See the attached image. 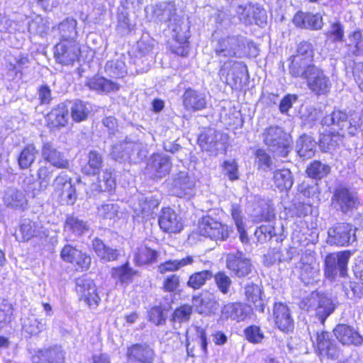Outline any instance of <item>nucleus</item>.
Returning a JSON list of instances; mask_svg holds the SVG:
<instances>
[{"label":"nucleus","mask_w":363,"mask_h":363,"mask_svg":"<svg viewBox=\"0 0 363 363\" xmlns=\"http://www.w3.org/2000/svg\"><path fill=\"white\" fill-rule=\"evenodd\" d=\"M261 138L269 151L279 157H286L290 151L291 136L278 125L264 129Z\"/></svg>","instance_id":"f257e3e1"},{"label":"nucleus","mask_w":363,"mask_h":363,"mask_svg":"<svg viewBox=\"0 0 363 363\" xmlns=\"http://www.w3.org/2000/svg\"><path fill=\"white\" fill-rule=\"evenodd\" d=\"M247 43V38L241 35L227 36L218 40L214 52L220 59L240 57L245 53Z\"/></svg>","instance_id":"f03ea898"},{"label":"nucleus","mask_w":363,"mask_h":363,"mask_svg":"<svg viewBox=\"0 0 363 363\" xmlns=\"http://www.w3.org/2000/svg\"><path fill=\"white\" fill-rule=\"evenodd\" d=\"M354 252L351 250H343L328 254L324 261L325 275L333 281L339 274L344 277L347 273V264Z\"/></svg>","instance_id":"7ed1b4c3"},{"label":"nucleus","mask_w":363,"mask_h":363,"mask_svg":"<svg viewBox=\"0 0 363 363\" xmlns=\"http://www.w3.org/2000/svg\"><path fill=\"white\" fill-rule=\"evenodd\" d=\"M331 203L335 210L347 215L357 208L359 201L356 192L346 186H339L334 190Z\"/></svg>","instance_id":"20e7f679"},{"label":"nucleus","mask_w":363,"mask_h":363,"mask_svg":"<svg viewBox=\"0 0 363 363\" xmlns=\"http://www.w3.org/2000/svg\"><path fill=\"white\" fill-rule=\"evenodd\" d=\"M356 228L347 223H337L328 230L327 243L330 245L347 246L356 241Z\"/></svg>","instance_id":"39448f33"},{"label":"nucleus","mask_w":363,"mask_h":363,"mask_svg":"<svg viewBox=\"0 0 363 363\" xmlns=\"http://www.w3.org/2000/svg\"><path fill=\"white\" fill-rule=\"evenodd\" d=\"M228 137L226 134L213 128L205 129L199 136L198 143L203 150L217 155L225 150Z\"/></svg>","instance_id":"423d86ee"},{"label":"nucleus","mask_w":363,"mask_h":363,"mask_svg":"<svg viewBox=\"0 0 363 363\" xmlns=\"http://www.w3.org/2000/svg\"><path fill=\"white\" fill-rule=\"evenodd\" d=\"M199 234L216 241H225L232 231L230 228L212 217L205 216L199 223Z\"/></svg>","instance_id":"0eeeda50"},{"label":"nucleus","mask_w":363,"mask_h":363,"mask_svg":"<svg viewBox=\"0 0 363 363\" xmlns=\"http://www.w3.org/2000/svg\"><path fill=\"white\" fill-rule=\"evenodd\" d=\"M237 13L240 20L246 25L255 23L263 26L267 23V12L257 4L240 5L238 6Z\"/></svg>","instance_id":"6e6552de"},{"label":"nucleus","mask_w":363,"mask_h":363,"mask_svg":"<svg viewBox=\"0 0 363 363\" xmlns=\"http://www.w3.org/2000/svg\"><path fill=\"white\" fill-rule=\"evenodd\" d=\"M172 192L175 196L182 198L190 196L195 186L194 178L189 177L188 172L179 171L172 176Z\"/></svg>","instance_id":"1a4fd4ad"},{"label":"nucleus","mask_w":363,"mask_h":363,"mask_svg":"<svg viewBox=\"0 0 363 363\" xmlns=\"http://www.w3.org/2000/svg\"><path fill=\"white\" fill-rule=\"evenodd\" d=\"M226 267L235 275L243 277L248 275L252 268L250 260L240 251L230 252L226 256Z\"/></svg>","instance_id":"9d476101"},{"label":"nucleus","mask_w":363,"mask_h":363,"mask_svg":"<svg viewBox=\"0 0 363 363\" xmlns=\"http://www.w3.org/2000/svg\"><path fill=\"white\" fill-rule=\"evenodd\" d=\"M155 353L146 343H135L128 347L126 352L128 361L133 363H153Z\"/></svg>","instance_id":"9b49d317"},{"label":"nucleus","mask_w":363,"mask_h":363,"mask_svg":"<svg viewBox=\"0 0 363 363\" xmlns=\"http://www.w3.org/2000/svg\"><path fill=\"white\" fill-rule=\"evenodd\" d=\"M316 346L320 354L322 356L336 359L340 355L339 347L329 332L322 331L321 333H317Z\"/></svg>","instance_id":"f8f14e48"},{"label":"nucleus","mask_w":363,"mask_h":363,"mask_svg":"<svg viewBox=\"0 0 363 363\" xmlns=\"http://www.w3.org/2000/svg\"><path fill=\"white\" fill-rule=\"evenodd\" d=\"M172 163L169 156L162 154H153L149 159L147 170L154 178L162 179L168 175Z\"/></svg>","instance_id":"ddd939ff"},{"label":"nucleus","mask_w":363,"mask_h":363,"mask_svg":"<svg viewBox=\"0 0 363 363\" xmlns=\"http://www.w3.org/2000/svg\"><path fill=\"white\" fill-rule=\"evenodd\" d=\"M80 54L79 45L76 42H60L55 46L56 60L65 65L73 63Z\"/></svg>","instance_id":"4468645a"},{"label":"nucleus","mask_w":363,"mask_h":363,"mask_svg":"<svg viewBox=\"0 0 363 363\" xmlns=\"http://www.w3.org/2000/svg\"><path fill=\"white\" fill-rule=\"evenodd\" d=\"M41 155L46 162L54 167L64 169L69 167V161L64 153L60 152L52 142H43Z\"/></svg>","instance_id":"2eb2a0df"},{"label":"nucleus","mask_w":363,"mask_h":363,"mask_svg":"<svg viewBox=\"0 0 363 363\" xmlns=\"http://www.w3.org/2000/svg\"><path fill=\"white\" fill-rule=\"evenodd\" d=\"M184 108L188 111H199L207 106L206 96L204 93L191 88L186 89L182 95Z\"/></svg>","instance_id":"dca6fc26"},{"label":"nucleus","mask_w":363,"mask_h":363,"mask_svg":"<svg viewBox=\"0 0 363 363\" xmlns=\"http://www.w3.org/2000/svg\"><path fill=\"white\" fill-rule=\"evenodd\" d=\"M305 80L309 89L317 95L325 94L330 90V79L318 66Z\"/></svg>","instance_id":"f3484780"},{"label":"nucleus","mask_w":363,"mask_h":363,"mask_svg":"<svg viewBox=\"0 0 363 363\" xmlns=\"http://www.w3.org/2000/svg\"><path fill=\"white\" fill-rule=\"evenodd\" d=\"M333 333L342 345L359 346L363 342L362 336L350 325L339 324L333 330Z\"/></svg>","instance_id":"a211bd4d"},{"label":"nucleus","mask_w":363,"mask_h":363,"mask_svg":"<svg viewBox=\"0 0 363 363\" xmlns=\"http://www.w3.org/2000/svg\"><path fill=\"white\" fill-rule=\"evenodd\" d=\"M69 108L66 103H60L54 107L47 115V125L50 128L60 129L67 125Z\"/></svg>","instance_id":"6ab92c4d"},{"label":"nucleus","mask_w":363,"mask_h":363,"mask_svg":"<svg viewBox=\"0 0 363 363\" xmlns=\"http://www.w3.org/2000/svg\"><path fill=\"white\" fill-rule=\"evenodd\" d=\"M294 24L300 28L318 30L323 26L322 16L319 13L299 11L293 18Z\"/></svg>","instance_id":"aec40b11"},{"label":"nucleus","mask_w":363,"mask_h":363,"mask_svg":"<svg viewBox=\"0 0 363 363\" xmlns=\"http://www.w3.org/2000/svg\"><path fill=\"white\" fill-rule=\"evenodd\" d=\"M273 316L277 327L281 331L289 332L294 328V320L288 306L281 303H275Z\"/></svg>","instance_id":"412c9836"},{"label":"nucleus","mask_w":363,"mask_h":363,"mask_svg":"<svg viewBox=\"0 0 363 363\" xmlns=\"http://www.w3.org/2000/svg\"><path fill=\"white\" fill-rule=\"evenodd\" d=\"M159 225L164 232L177 233L182 229L181 223L176 212L171 208H164L159 217Z\"/></svg>","instance_id":"4be33fe9"},{"label":"nucleus","mask_w":363,"mask_h":363,"mask_svg":"<svg viewBox=\"0 0 363 363\" xmlns=\"http://www.w3.org/2000/svg\"><path fill=\"white\" fill-rule=\"evenodd\" d=\"M142 147V143L138 142H123L114 145L110 153L111 157L120 162L131 160L134 150Z\"/></svg>","instance_id":"5701e85b"},{"label":"nucleus","mask_w":363,"mask_h":363,"mask_svg":"<svg viewBox=\"0 0 363 363\" xmlns=\"http://www.w3.org/2000/svg\"><path fill=\"white\" fill-rule=\"evenodd\" d=\"M290 64L289 66V74L294 78H300L306 79L310 74L317 67L312 60H302L297 58L295 60H289Z\"/></svg>","instance_id":"b1692460"},{"label":"nucleus","mask_w":363,"mask_h":363,"mask_svg":"<svg viewBox=\"0 0 363 363\" xmlns=\"http://www.w3.org/2000/svg\"><path fill=\"white\" fill-rule=\"evenodd\" d=\"M321 123L334 130H346L349 133L350 116L345 111L334 110L322 119Z\"/></svg>","instance_id":"393cba45"},{"label":"nucleus","mask_w":363,"mask_h":363,"mask_svg":"<svg viewBox=\"0 0 363 363\" xmlns=\"http://www.w3.org/2000/svg\"><path fill=\"white\" fill-rule=\"evenodd\" d=\"M116 188V179L113 177V172L110 169H105L101 176L99 177L97 182L91 186L89 196L102 191H111ZM89 194V192H87Z\"/></svg>","instance_id":"a878e982"},{"label":"nucleus","mask_w":363,"mask_h":363,"mask_svg":"<svg viewBox=\"0 0 363 363\" xmlns=\"http://www.w3.org/2000/svg\"><path fill=\"white\" fill-rule=\"evenodd\" d=\"M154 16L158 21L168 23L179 21L176 6L172 2H162L155 6Z\"/></svg>","instance_id":"bb28decb"},{"label":"nucleus","mask_w":363,"mask_h":363,"mask_svg":"<svg viewBox=\"0 0 363 363\" xmlns=\"http://www.w3.org/2000/svg\"><path fill=\"white\" fill-rule=\"evenodd\" d=\"M4 205L15 210L23 211L27 205V199L24 193L14 188H9L4 194Z\"/></svg>","instance_id":"cd10ccee"},{"label":"nucleus","mask_w":363,"mask_h":363,"mask_svg":"<svg viewBox=\"0 0 363 363\" xmlns=\"http://www.w3.org/2000/svg\"><path fill=\"white\" fill-rule=\"evenodd\" d=\"M91 246L97 257L105 262L117 260L120 255L117 249L110 247L105 245L104 242L98 238L93 239Z\"/></svg>","instance_id":"c85d7f7f"},{"label":"nucleus","mask_w":363,"mask_h":363,"mask_svg":"<svg viewBox=\"0 0 363 363\" xmlns=\"http://www.w3.org/2000/svg\"><path fill=\"white\" fill-rule=\"evenodd\" d=\"M159 206L157 199L152 196H141L133 206L136 216L143 219H147L152 213V211Z\"/></svg>","instance_id":"c756f323"},{"label":"nucleus","mask_w":363,"mask_h":363,"mask_svg":"<svg viewBox=\"0 0 363 363\" xmlns=\"http://www.w3.org/2000/svg\"><path fill=\"white\" fill-rule=\"evenodd\" d=\"M316 144L311 135L303 134L296 140V151L303 160L310 159L315 155Z\"/></svg>","instance_id":"7c9ffc66"},{"label":"nucleus","mask_w":363,"mask_h":363,"mask_svg":"<svg viewBox=\"0 0 363 363\" xmlns=\"http://www.w3.org/2000/svg\"><path fill=\"white\" fill-rule=\"evenodd\" d=\"M87 159V162L82 166V172L86 175L99 174L104 162L102 155L96 150H91Z\"/></svg>","instance_id":"2f4dec72"},{"label":"nucleus","mask_w":363,"mask_h":363,"mask_svg":"<svg viewBox=\"0 0 363 363\" xmlns=\"http://www.w3.org/2000/svg\"><path fill=\"white\" fill-rule=\"evenodd\" d=\"M220 72L226 73L227 77H231L235 83H237L238 80H241L248 73L245 64L234 60L225 62Z\"/></svg>","instance_id":"473e14b6"},{"label":"nucleus","mask_w":363,"mask_h":363,"mask_svg":"<svg viewBox=\"0 0 363 363\" xmlns=\"http://www.w3.org/2000/svg\"><path fill=\"white\" fill-rule=\"evenodd\" d=\"M312 299L313 302L318 303L315 308L316 313L321 323H324L327 317L334 311L336 305L328 296H312V298H309V301H311Z\"/></svg>","instance_id":"72a5a7b5"},{"label":"nucleus","mask_w":363,"mask_h":363,"mask_svg":"<svg viewBox=\"0 0 363 363\" xmlns=\"http://www.w3.org/2000/svg\"><path fill=\"white\" fill-rule=\"evenodd\" d=\"M85 84L90 89L101 93H109L119 89V85L117 83L99 77L89 79Z\"/></svg>","instance_id":"f704fd0d"},{"label":"nucleus","mask_w":363,"mask_h":363,"mask_svg":"<svg viewBox=\"0 0 363 363\" xmlns=\"http://www.w3.org/2000/svg\"><path fill=\"white\" fill-rule=\"evenodd\" d=\"M77 21L73 18H67L58 25L61 42H76L77 37Z\"/></svg>","instance_id":"c9c22d12"},{"label":"nucleus","mask_w":363,"mask_h":363,"mask_svg":"<svg viewBox=\"0 0 363 363\" xmlns=\"http://www.w3.org/2000/svg\"><path fill=\"white\" fill-rule=\"evenodd\" d=\"M299 276L301 279L306 284H310L318 273V268L313 258H301L298 264Z\"/></svg>","instance_id":"e433bc0d"},{"label":"nucleus","mask_w":363,"mask_h":363,"mask_svg":"<svg viewBox=\"0 0 363 363\" xmlns=\"http://www.w3.org/2000/svg\"><path fill=\"white\" fill-rule=\"evenodd\" d=\"M69 104H71L70 115L74 122L80 123L88 118L91 109L87 103L77 99Z\"/></svg>","instance_id":"4c0bfd02"},{"label":"nucleus","mask_w":363,"mask_h":363,"mask_svg":"<svg viewBox=\"0 0 363 363\" xmlns=\"http://www.w3.org/2000/svg\"><path fill=\"white\" fill-rule=\"evenodd\" d=\"M274 185L280 190H288L294 184L291 171L288 169H277L273 173Z\"/></svg>","instance_id":"58836bf2"},{"label":"nucleus","mask_w":363,"mask_h":363,"mask_svg":"<svg viewBox=\"0 0 363 363\" xmlns=\"http://www.w3.org/2000/svg\"><path fill=\"white\" fill-rule=\"evenodd\" d=\"M47 321L44 318L38 319L31 315L22 319V328L25 332L35 335L45 330Z\"/></svg>","instance_id":"ea45409f"},{"label":"nucleus","mask_w":363,"mask_h":363,"mask_svg":"<svg viewBox=\"0 0 363 363\" xmlns=\"http://www.w3.org/2000/svg\"><path fill=\"white\" fill-rule=\"evenodd\" d=\"M38 150L33 144H28L20 152L18 157V164L21 169L29 168L35 162Z\"/></svg>","instance_id":"a19ab883"},{"label":"nucleus","mask_w":363,"mask_h":363,"mask_svg":"<svg viewBox=\"0 0 363 363\" xmlns=\"http://www.w3.org/2000/svg\"><path fill=\"white\" fill-rule=\"evenodd\" d=\"M167 26L173 32L172 36L180 44L185 43L189 37V26L179 16V21H173L172 23L167 24Z\"/></svg>","instance_id":"79ce46f5"},{"label":"nucleus","mask_w":363,"mask_h":363,"mask_svg":"<svg viewBox=\"0 0 363 363\" xmlns=\"http://www.w3.org/2000/svg\"><path fill=\"white\" fill-rule=\"evenodd\" d=\"M330 167L320 161L312 162L306 169V173L311 178L321 179L330 172Z\"/></svg>","instance_id":"37998d69"},{"label":"nucleus","mask_w":363,"mask_h":363,"mask_svg":"<svg viewBox=\"0 0 363 363\" xmlns=\"http://www.w3.org/2000/svg\"><path fill=\"white\" fill-rule=\"evenodd\" d=\"M193 303L200 313H208L218 308L217 301L211 296H194Z\"/></svg>","instance_id":"c03bdc74"},{"label":"nucleus","mask_w":363,"mask_h":363,"mask_svg":"<svg viewBox=\"0 0 363 363\" xmlns=\"http://www.w3.org/2000/svg\"><path fill=\"white\" fill-rule=\"evenodd\" d=\"M194 262L192 256H188L181 259L168 260L158 266V270L161 274L167 272H174L179 270L182 267L191 264Z\"/></svg>","instance_id":"a18cd8bd"},{"label":"nucleus","mask_w":363,"mask_h":363,"mask_svg":"<svg viewBox=\"0 0 363 363\" xmlns=\"http://www.w3.org/2000/svg\"><path fill=\"white\" fill-rule=\"evenodd\" d=\"M105 72L111 77L122 78L127 74L124 61L116 59L108 61L105 66Z\"/></svg>","instance_id":"49530a36"},{"label":"nucleus","mask_w":363,"mask_h":363,"mask_svg":"<svg viewBox=\"0 0 363 363\" xmlns=\"http://www.w3.org/2000/svg\"><path fill=\"white\" fill-rule=\"evenodd\" d=\"M213 277V274L210 270H203L192 274L187 281V286L194 290L201 289L208 280Z\"/></svg>","instance_id":"de8ad7c7"},{"label":"nucleus","mask_w":363,"mask_h":363,"mask_svg":"<svg viewBox=\"0 0 363 363\" xmlns=\"http://www.w3.org/2000/svg\"><path fill=\"white\" fill-rule=\"evenodd\" d=\"M157 257L158 252L157 251L145 245H141L137 250L135 259L138 264L143 265L155 262Z\"/></svg>","instance_id":"09e8293b"},{"label":"nucleus","mask_w":363,"mask_h":363,"mask_svg":"<svg viewBox=\"0 0 363 363\" xmlns=\"http://www.w3.org/2000/svg\"><path fill=\"white\" fill-rule=\"evenodd\" d=\"M65 228L75 235H81L88 230V225L86 222L72 215L67 217Z\"/></svg>","instance_id":"8fccbe9b"},{"label":"nucleus","mask_w":363,"mask_h":363,"mask_svg":"<svg viewBox=\"0 0 363 363\" xmlns=\"http://www.w3.org/2000/svg\"><path fill=\"white\" fill-rule=\"evenodd\" d=\"M297 58L314 61L313 47L311 43L303 40L298 45L296 55L291 56L289 60H296Z\"/></svg>","instance_id":"3c124183"},{"label":"nucleus","mask_w":363,"mask_h":363,"mask_svg":"<svg viewBox=\"0 0 363 363\" xmlns=\"http://www.w3.org/2000/svg\"><path fill=\"white\" fill-rule=\"evenodd\" d=\"M340 140L339 134L328 133L323 134L319 140L320 148L325 152L333 150L338 145Z\"/></svg>","instance_id":"603ef678"},{"label":"nucleus","mask_w":363,"mask_h":363,"mask_svg":"<svg viewBox=\"0 0 363 363\" xmlns=\"http://www.w3.org/2000/svg\"><path fill=\"white\" fill-rule=\"evenodd\" d=\"M54 167L50 164L42 165L38 170V179L41 187L46 188L52 178Z\"/></svg>","instance_id":"864d4df0"},{"label":"nucleus","mask_w":363,"mask_h":363,"mask_svg":"<svg viewBox=\"0 0 363 363\" xmlns=\"http://www.w3.org/2000/svg\"><path fill=\"white\" fill-rule=\"evenodd\" d=\"M119 207L116 203H106L98 207L97 213L99 217L104 219H113L118 213Z\"/></svg>","instance_id":"5fc2aeb1"},{"label":"nucleus","mask_w":363,"mask_h":363,"mask_svg":"<svg viewBox=\"0 0 363 363\" xmlns=\"http://www.w3.org/2000/svg\"><path fill=\"white\" fill-rule=\"evenodd\" d=\"M245 339L253 344L261 343L264 335L260 328L257 325H250L244 330Z\"/></svg>","instance_id":"6e6d98bb"},{"label":"nucleus","mask_w":363,"mask_h":363,"mask_svg":"<svg viewBox=\"0 0 363 363\" xmlns=\"http://www.w3.org/2000/svg\"><path fill=\"white\" fill-rule=\"evenodd\" d=\"M76 291L81 295H97L96 286L91 279H78L76 282Z\"/></svg>","instance_id":"4d7b16f0"},{"label":"nucleus","mask_w":363,"mask_h":363,"mask_svg":"<svg viewBox=\"0 0 363 363\" xmlns=\"http://www.w3.org/2000/svg\"><path fill=\"white\" fill-rule=\"evenodd\" d=\"M363 130V108L359 112H353L350 115L349 134L355 135L357 131Z\"/></svg>","instance_id":"13d9d810"},{"label":"nucleus","mask_w":363,"mask_h":363,"mask_svg":"<svg viewBox=\"0 0 363 363\" xmlns=\"http://www.w3.org/2000/svg\"><path fill=\"white\" fill-rule=\"evenodd\" d=\"M344 28L340 21H336L330 24V29L325 35L333 43L341 42L344 38Z\"/></svg>","instance_id":"bf43d9fd"},{"label":"nucleus","mask_w":363,"mask_h":363,"mask_svg":"<svg viewBox=\"0 0 363 363\" xmlns=\"http://www.w3.org/2000/svg\"><path fill=\"white\" fill-rule=\"evenodd\" d=\"M192 307L189 305L184 304L177 308L172 318L173 322L179 323L189 321L192 314Z\"/></svg>","instance_id":"052dcab7"},{"label":"nucleus","mask_w":363,"mask_h":363,"mask_svg":"<svg viewBox=\"0 0 363 363\" xmlns=\"http://www.w3.org/2000/svg\"><path fill=\"white\" fill-rule=\"evenodd\" d=\"M232 319L237 321L243 320L247 314V307L240 303H233L226 306Z\"/></svg>","instance_id":"680f3d73"},{"label":"nucleus","mask_w":363,"mask_h":363,"mask_svg":"<svg viewBox=\"0 0 363 363\" xmlns=\"http://www.w3.org/2000/svg\"><path fill=\"white\" fill-rule=\"evenodd\" d=\"M167 310V308L161 306L152 307L149 312L150 320L157 325L164 324L166 321Z\"/></svg>","instance_id":"e2e57ef3"},{"label":"nucleus","mask_w":363,"mask_h":363,"mask_svg":"<svg viewBox=\"0 0 363 363\" xmlns=\"http://www.w3.org/2000/svg\"><path fill=\"white\" fill-rule=\"evenodd\" d=\"M111 273L114 278L118 279L123 283L130 281L135 274V272L128 267V264L113 268Z\"/></svg>","instance_id":"0e129e2a"},{"label":"nucleus","mask_w":363,"mask_h":363,"mask_svg":"<svg viewBox=\"0 0 363 363\" xmlns=\"http://www.w3.org/2000/svg\"><path fill=\"white\" fill-rule=\"evenodd\" d=\"M20 230L26 240L36 236L39 232L37 225L30 219H24L20 226Z\"/></svg>","instance_id":"69168bd1"},{"label":"nucleus","mask_w":363,"mask_h":363,"mask_svg":"<svg viewBox=\"0 0 363 363\" xmlns=\"http://www.w3.org/2000/svg\"><path fill=\"white\" fill-rule=\"evenodd\" d=\"M62 201L67 205L74 204L77 199L76 190L72 184H65V187L58 191Z\"/></svg>","instance_id":"338daca9"},{"label":"nucleus","mask_w":363,"mask_h":363,"mask_svg":"<svg viewBox=\"0 0 363 363\" xmlns=\"http://www.w3.org/2000/svg\"><path fill=\"white\" fill-rule=\"evenodd\" d=\"M213 277L220 292L223 294H227L228 292V289L232 284L230 278L223 272H218L213 275Z\"/></svg>","instance_id":"774afa93"}]
</instances>
